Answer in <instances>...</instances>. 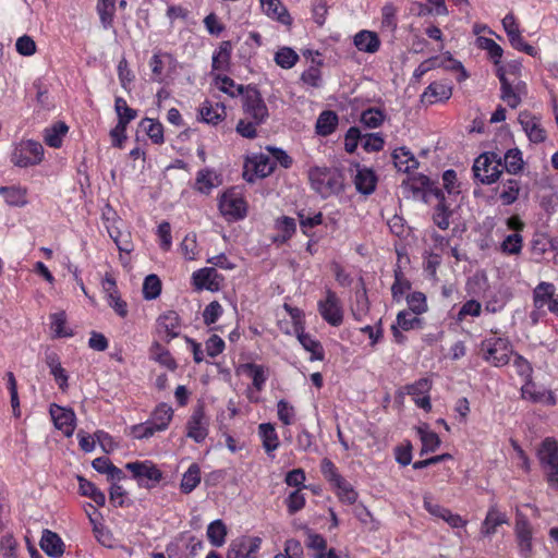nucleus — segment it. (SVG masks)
<instances>
[{
	"instance_id": "nucleus-1",
	"label": "nucleus",
	"mask_w": 558,
	"mask_h": 558,
	"mask_svg": "<svg viewBox=\"0 0 558 558\" xmlns=\"http://www.w3.org/2000/svg\"><path fill=\"white\" fill-rule=\"evenodd\" d=\"M481 353L484 361L495 367H502L510 362L514 354L512 343L508 338L490 337L481 342Z\"/></svg>"
},
{
	"instance_id": "nucleus-2",
	"label": "nucleus",
	"mask_w": 558,
	"mask_h": 558,
	"mask_svg": "<svg viewBox=\"0 0 558 558\" xmlns=\"http://www.w3.org/2000/svg\"><path fill=\"white\" fill-rule=\"evenodd\" d=\"M473 172L481 183H495L502 173L501 156L494 151L480 155L474 161Z\"/></svg>"
},
{
	"instance_id": "nucleus-3",
	"label": "nucleus",
	"mask_w": 558,
	"mask_h": 558,
	"mask_svg": "<svg viewBox=\"0 0 558 558\" xmlns=\"http://www.w3.org/2000/svg\"><path fill=\"white\" fill-rule=\"evenodd\" d=\"M514 536L519 555L522 558H531L533 555L534 527L527 515L517 507L514 512Z\"/></svg>"
},
{
	"instance_id": "nucleus-4",
	"label": "nucleus",
	"mask_w": 558,
	"mask_h": 558,
	"mask_svg": "<svg viewBox=\"0 0 558 558\" xmlns=\"http://www.w3.org/2000/svg\"><path fill=\"white\" fill-rule=\"evenodd\" d=\"M242 110L244 117L254 120L255 124H264L269 118L268 108L256 87L246 86V93L242 97Z\"/></svg>"
},
{
	"instance_id": "nucleus-5",
	"label": "nucleus",
	"mask_w": 558,
	"mask_h": 558,
	"mask_svg": "<svg viewBox=\"0 0 558 558\" xmlns=\"http://www.w3.org/2000/svg\"><path fill=\"white\" fill-rule=\"evenodd\" d=\"M43 145L33 140L21 141L15 145L11 155L12 163L20 168L36 166L43 161Z\"/></svg>"
},
{
	"instance_id": "nucleus-6",
	"label": "nucleus",
	"mask_w": 558,
	"mask_h": 558,
	"mask_svg": "<svg viewBox=\"0 0 558 558\" xmlns=\"http://www.w3.org/2000/svg\"><path fill=\"white\" fill-rule=\"evenodd\" d=\"M308 175L312 187L324 198L337 193L341 187L340 177L327 168H312Z\"/></svg>"
},
{
	"instance_id": "nucleus-7",
	"label": "nucleus",
	"mask_w": 558,
	"mask_h": 558,
	"mask_svg": "<svg viewBox=\"0 0 558 558\" xmlns=\"http://www.w3.org/2000/svg\"><path fill=\"white\" fill-rule=\"evenodd\" d=\"M125 469L140 486L146 488L155 487L162 478V472L150 460L128 462Z\"/></svg>"
},
{
	"instance_id": "nucleus-8",
	"label": "nucleus",
	"mask_w": 558,
	"mask_h": 558,
	"mask_svg": "<svg viewBox=\"0 0 558 558\" xmlns=\"http://www.w3.org/2000/svg\"><path fill=\"white\" fill-rule=\"evenodd\" d=\"M275 162L265 154H254L246 157L243 166V179L253 183L256 179H264L275 170Z\"/></svg>"
},
{
	"instance_id": "nucleus-9",
	"label": "nucleus",
	"mask_w": 558,
	"mask_h": 558,
	"mask_svg": "<svg viewBox=\"0 0 558 558\" xmlns=\"http://www.w3.org/2000/svg\"><path fill=\"white\" fill-rule=\"evenodd\" d=\"M496 74L500 81L501 99L512 109L521 104V98L526 95V85L522 81H511L506 76L504 65L497 68Z\"/></svg>"
},
{
	"instance_id": "nucleus-10",
	"label": "nucleus",
	"mask_w": 558,
	"mask_h": 558,
	"mask_svg": "<svg viewBox=\"0 0 558 558\" xmlns=\"http://www.w3.org/2000/svg\"><path fill=\"white\" fill-rule=\"evenodd\" d=\"M209 417L205 414V407L198 403L191 414L186 423V437L195 442H203L208 436Z\"/></svg>"
},
{
	"instance_id": "nucleus-11",
	"label": "nucleus",
	"mask_w": 558,
	"mask_h": 558,
	"mask_svg": "<svg viewBox=\"0 0 558 558\" xmlns=\"http://www.w3.org/2000/svg\"><path fill=\"white\" fill-rule=\"evenodd\" d=\"M317 307L323 319L329 325L338 327L342 324L343 311L336 292L326 290L325 298L318 301Z\"/></svg>"
},
{
	"instance_id": "nucleus-12",
	"label": "nucleus",
	"mask_w": 558,
	"mask_h": 558,
	"mask_svg": "<svg viewBox=\"0 0 558 558\" xmlns=\"http://www.w3.org/2000/svg\"><path fill=\"white\" fill-rule=\"evenodd\" d=\"M220 213L229 219H242L246 215V202L234 190L225 192L219 199Z\"/></svg>"
},
{
	"instance_id": "nucleus-13",
	"label": "nucleus",
	"mask_w": 558,
	"mask_h": 558,
	"mask_svg": "<svg viewBox=\"0 0 558 558\" xmlns=\"http://www.w3.org/2000/svg\"><path fill=\"white\" fill-rule=\"evenodd\" d=\"M262 539L256 536H242L233 541L227 558H258Z\"/></svg>"
},
{
	"instance_id": "nucleus-14",
	"label": "nucleus",
	"mask_w": 558,
	"mask_h": 558,
	"mask_svg": "<svg viewBox=\"0 0 558 558\" xmlns=\"http://www.w3.org/2000/svg\"><path fill=\"white\" fill-rule=\"evenodd\" d=\"M181 319L177 312L168 311L159 316L157 319V332L159 337L166 342L180 335Z\"/></svg>"
},
{
	"instance_id": "nucleus-15",
	"label": "nucleus",
	"mask_w": 558,
	"mask_h": 558,
	"mask_svg": "<svg viewBox=\"0 0 558 558\" xmlns=\"http://www.w3.org/2000/svg\"><path fill=\"white\" fill-rule=\"evenodd\" d=\"M49 413L57 429L71 437L75 429V413L57 404H51Z\"/></svg>"
},
{
	"instance_id": "nucleus-16",
	"label": "nucleus",
	"mask_w": 558,
	"mask_h": 558,
	"mask_svg": "<svg viewBox=\"0 0 558 558\" xmlns=\"http://www.w3.org/2000/svg\"><path fill=\"white\" fill-rule=\"evenodd\" d=\"M193 283L197 290L218 291L222 281V276L218 274L216 268L206 267L193 272Z\"/></svg>"
},
{
	"instance_id": "nucleus-17",
	"label": "nucleus",
	"mask_w": 558,
	"mask_h": 558,
	"mask_svg": "<svg viewBox=\"0 0 558 558\" xmlns=\"http://www.w3.org/2000/svg\"><path fill=\"white\" fill-rule=\"evenodd\" d=\"M529 140L533 143H542L546 140V131L541 124V119L529 111H522L518 118Z\"/></svg>"
},
{
	"instance_id": "nucleus-18",
	"label": "nucleus",
	"mask_w": 558,
	"mask_h": 558,
	"mask_svg": "<svg viewBox=\"0 0 558 558\" xmlns=\"http://www.w3.org/2000/svg\"><path fill=\"white\" fill-rule=\"evenodd\" d=\"M432 388V383L427 378H421L415 383L405 387L407 393L412 397L414 403L425 410L430 411L432 403L428 392Z\"/></svg>"
},
{
	"instance_id": "nucleus-19",
	"label": "nucleus",
	"mask_w": 558,
	"mask_h": 558,
	"mask_svg": "<svg viewBox=\"0 0 558 558\" xmlns=\"http://www.w3.org/2000/svg\"><path fill=\"white\" fill-rule=\"evenodd\" d=\"M508 523L509 519L507 514L500 511L497 505H490L481 524V535L483 537H490L497 532L499 526Z\"/></svg>"
},
{
	"instance_id": "nucleus-20",
	"label": "nucleus",
	"mask_w": 558,
	"mask_h": 558,
	"mask_svg": "<svg viewBox=\"0 0 558 558\" xmlns=\"http://www.w3.org/2000/svg\"><path fill=\"white\" fill-rule=\"evenodd\" d=\"M452 95L450 85L442 82L430 83L421 95V102L424 105H434L436 102L446 101Z\"/></svg>"
},
{
	"instance_id": "nucleus-21",
	"label": "nucleus",
	"mask_w": 558,
	"mask_h": 558,
	"mask_svg": "<svg viewBox=\"0 0 558 558\" xmlns=\"http://www.w3.org/2000/svg\"><path fill=\"white\" fill-rule=\"evenodd\" d=\"M521 396L523 399L535 403H544L546 405H555L557 402L551 390H538L532 380L523 384L521 388Z\"/></svg>"
},
{
	"instance_id": "nucleus-22",
	"label": "nucleus",
	"mask_w": 558,
	"mask_h": 558,
	"mask_svg": "<svg viewBox=\"0 0 558 558\" xmlns=\"http://www.w3.org/2000/svg\"><path fill=\"white\" fill-rule=\"evenodd\" d=\"M0 195L11 207H25L28 204V190L22 185L1 186Z\"/></svg>"
},
{
	"instance_id": "nucleus-23",
	"label": "nucleus",
	"mask_w": 558,
	"mask_h": 558,
	"mask_svg": "<svg viewBox=\"0 0 558 558\" xmlns=\"http://www.w3.org/2000/svg\"><path fill=\"white\" fill-rule=\"evenodd\" d=\"M541 465L544 469L558 465V442L553 437L545 438L537 451Z\"/></svg>"
},
{
	"instance_id": "nucleus-24",
	"label": "nucleus",
	"mask_w": 558,
	"mask_h": 558,
	"mask_svg": "<svg viewBox=\"0 0 558 558\" xmlns=\"http://www.w3.org/2000/svg\"><path fill=\"white\" fill-rule=\"evenodd\" d=\"M201 120L207 124L217 125L219 122L226 119V107L223 104H213L209 100H205L199 107Z\"/></svg>"
},
{
	"instance_id": "nucleus-25",
	"label": "nucleus",
	"mask_w": 558,
	"mask_h": 558,
	"mask_svg": "<svg viewBox=\"0 0 558 558\" xmlns=\"http://www.w3.org/2000/svg\"><path fill=\"white\" fill-rule=\"evenodd\" d=\"M353 44L359 51L366 53H375L380 48V39L375 32L360 31L353 37Z\"/></svg>"
},
{
	"instance_id": "nucleus-26",
	"label": "nucleus",
	"mask_w": 558,
	"mask_h": 558,
	"mask_svg": "<svg viewBox=\"0 0 558 558\" xmlns=\"http://www.w3.org/2000/svg\"><path fill=\"white\" fill-rule=\"evenodd\" d=\"M221 184L220 177L213 169H201L195 179L194 190L202 194H209L213 189Z\"/></svg>"
},
{
	"instance_id": "nucleus-27",
	"label": "nucleus",
	"mask_w": 558,
	"mask_h": 558,
	"mask_svg": "<svg viewBox=\"0 0 558 558\" xmlns=\"http://www.w3.org/2000/svg\"><path fill=\"white\" fill-rule=\"evenodd\" d=\"M172 417L173 409L167 403H160L147 421L155 427V430L163 432L169 427Z\"/></svg>"
},
{
	"instance_id": "nucleus-28",
	"label": "nucleus",
	"mask_w": 558,
	"mask_h": 558,
	"mask_svg": "<svg viewBox=\"0 0 558 558\" xmlns=\"http://www.w3.org/2000/svg\"><path fill=\"white\" fill-rule=\"evenodd\" d=\"M40 548L51 557H59L64 553V544L61 537L50 530L43 532Z\"/></svg>"
},
{
	"instance_id": "nucleus-29",
	"label": "nucleus",
	"mask_w": 558,
	"mask_h": 558,
	"mask_svg": "<svg viewBox=\"0 0 558 558\" xmlns=\"http://www.w3.org/2000/svg\"><path fill=\"white\" fill-rule=\"evenodd\" d=\"M264 12L272 20L283 25L291 24V16L280 0H259Z\"/></svg>"
},
{
	"instance_id": "nucleus-30",
	"label": "nucleus",
	"mask_w": 558,
	"mask_h": 558,
	"mask_svg": "<svg viewBox=\"0 0 558 558\" xmlns=\"http://www.w3.org/2000/svg\"><path fill=\"white\" fill-rule=\"evenodd\" d=\"M173 61V57L167 52H156L149 60L151 69V81L156 83H163L166 80L165 65Z\"/></svg>"
},
{
	"instance_id": "nucleus-31",
	"label": "nucleus",
	"mask_w": 558,
	"mask_h": 558,
	"mask_svg": "<svg viewBox=\"0 0 558 558\" xmlns=\"http://www.w3.org/2000/svg\"><path fill=\"white\" fill-rule=\"evenodd\" d=\"M258 435L263 442V448L269 454L280 446L279 437L272 423H262L258 426Z\"/></svg>"
},
{
	"instance_id": "nucleus-32",
	"label": "nucleus",
	"mask_w": 558,
	"mask_h": 558,
	"mask_svg": "<svg viewBox=\"0 0 558 558\" xmlns=\"http://www.w3.org/2000/svg\"><path fill=\"white\" fill-rule=\"evenodd\" d=\"M376 183L377 178L373 170L367 168L357 170L354 178V184L360 193L364 195L372 194L375 191Z\"/></svg>"
},
{
	"instance_id": "nucleus-33",
	"label": "nucleus",
	"mask_w": 558,
	"mask_h": 558,
	"mask_svg": "<svg viewBox=\"0 0 558 558\" xmlns=\"http://www.w3.org/2000/svg\"><path fill=\"white\" fill-rule=\"evenodd\" d=\"M232 45L231 41L225 40L219 45L217 51L213 54L211 68L214 71L226 72L229 70L231 61Z\"/></svg>"
},
{
	"instance_id": "nucleus-34",
	"label": "nucleus",
	"mask_w": 558,
	"mask_h": 558,
	"mask_svg": "<svg viewBox=\"0 0 558 558\" xmlns=\"http://www.w3.org/2000/svg\"><path fill=\"white\" fill-rule=\"evenodd\" d=\"M338 116L335 111H323L316 121V133L320 136H328L332 134L338 125Z\"/></svg>"
},
{
	"instance_id": "nucleus-35",
	"label": "nucleus",
	"mask_w": 558,
	"mask_h": 558,
	"mask_svg": "<svg viewBox=\"0 0 558 558\" xmlns=\"http://www.w3.org/2000/svg\"><path fill=\"white\" fill-rule=\"evenodd\" d=\"M298 339L302 347L311 353V361H323L325 357V352L322 343L312 337L310 333L301 331L298 333Z\"/></svg>"
},
{
	"instance_id": "nucleus-36",
	"label": "nucleus",
	"mask_w": 558,
	"mask_h": 558,
	"mask_svg": "<svg viewBox=\"0 0 558 558\" xmlns=\"http://www.w3.org/2000/svg\"><path fill=\"white\" fill-rule=\"evenodd\" d=\"M392 158L395 166L400 171L409 172L417 168L418 162L413 154L405 147H400L393 150Z\"/></svg>"
},
{
	"instance_id": "nucleus-37",
	"label": "nucleus",
	"mask_w": 558,
	"mask_h": 558,
	"mask_svg": "<svg viewBox=\"0 0 558 558\" xmlns=\"http://www.w3.org/2000/svg\"><path fill=\"white\" fill-rule=\"evenodd\" d=\"M555 293V286L550 282H541L533 291V303L535 308L542 310L549 305Z\"/></svg>"
},
{
	"instance_id": "nucleus-38",
	"label": "nucleus",
	"mask_w": 558,
	"mask_h": 558,
	"mask_svg": "<svg viewBox=\"0 0 558 558\" xmlns=\"http://www.w3.org/2000/svg\"><path fill=\"white\" fill-rule=\"evenodd\" d=\"M549 235L546 233H535L531 240V254L536 263L545 259V254L549 252Z\"/></svg>"
},
{
	"instance_id": "nucleus-39",
	"label": "nucleus",
	"mask_w": 558,
	"mask_h": 558,
	"mask_svg": "<svg viewBox=\"0 0 558 558\" xmlns=\"http://www.w3.org/2000/svg\"><path fill=\"white\" fill-rule=\"evenodd\" d=\"M78 490L83 496L90 498L97 506L102 507L106 504L105 494L98 489L94 483L83 476H77Z\"/></svg>"
},
{
	"instance_id": "nucleus-40",
	"label": "nucleus",
	"mask_w": 558,
	"mask_h": 558,
	"mask_svg": "<svg viewBox=\"0 0 558 558\" xmlns=\"http://www.w3.org/2000/svg\"><path fill=\"white\" fill-rule=\"evenodd\" d=\"M521 184L517 179H508L502 182L499 198L504 205L513 204L520 194Z\"/></svg>"
},
{
	"instance_id": "nucleus-41",
	"label": "nucleus",
	"mask_w": 558,
	"mask_h": 558,
	"mask_svg": "<svg viewBox=\"0 0 558 558\" xmlns=\"http://www.w3.org/2000/svg\"><path fill=\"white\" fill-rule=\"evenodd\" d=\"M201 483V469L196 463L189 466L186 472L183 474L180 488L182 493H192Z\"/></svg>"
},
{
	"instance_id": "nucleus-42",
	"label": "nucleus",
	"mask_w": 558,
	"mask_h": 558,
	"mask_svg": "<svg viewBox=\"0 0 558 558\" xmlns=\"http://www.w3.org/2000/svg\"><path fill=\"white\" fill-rule=\"evenodd\" d=\"M502 27L508 36L509 43L513 48L521 45V41H523L524 39L521 35V31L512 13H508L502 19Z\"/></svg>"
},
{
	"instance_id": "nucleus-43",
	"label": "nucleus",
	"mask_w": 558,
	"mask_h": 558,
	"mask_svg": "<svg viewBox=\"0 0 558 558\" xmlns=\"http://www.w3.org/2000/svg\"><path fill=\"white\" fill-rule=\"evenodd\" d=\"M215 84L222 93L229 95L230 97H243L246 93V86L235 84L232 78L226 75H217L215 78Z\"/></svg>"
},
{
	"instance_id": "nucleus-44",
	"label": "nucleus",
	"mask_w": 558,
	"mask_h": 558,
	"mask_svg": "<svg viewBox=\"0 0 558 558\" xmlns=\"http://www.w3.org/2000/svg\"><path fill=\"white\" fill-rule=\"evenodd\" d=\"M206 535L213 546L220 547L226 542L227 527L221 520H215L208 525Z\"/></svg>"
},
{
	"instance_id": "nucleus-45",
	"label": "nucleus",
	"mask_w": 558,
	"mask_h": 558,
	"mask_svg": "<svg viewBox=\"0 0 558 558\" xmlns=\"http://www.w3.org/2000/svg\"><path fill=\"white\" fill-rule=\"evenodd\" d=\"M150 357L170 371H174L177 368V363L174 359L171 356L170 352L167 349H165L159 342H154L151 344Z\"/></svg>"
},
{
	"instance_id": "nucleus-46",
	"label": "nucleus",
	"mask_w": 558,
	"mask_h": 558,
	"mask_svg": "<svg viewBox=\"0 0 558 558\" xmlns=\"http://www.w3.org/2000/svg\"><path fill=\"white\" fill-rule=\"evenodd\" d=\"M68 132V126L63 122H58L51 128L45 130V143L53 148H59L62 145V137Z\"/></svg>"
},
{
	"instance_id": "nucleus-47",
	"label": "nucleus",
	"mask_w": 558,
	"mask_h": 558,
	"mask_svg": "<svg viewBox=\"0 0 558 558\" xmlns=\"http://www.w3.org/2000/svg\"><path fill=\"white\" fill-rule=\"evenodd\" d=\"M243 369L252 378L255 389L260 391L267 380L266 367L255 363H247L243 365Z\"/></svg>"
},
{
	"instance_id": "nucleus-48",
	"label": "nucleus",
	"mask_w": 558,
	"mask_h": 558,
	"mask_svg": "<svg viewBox=\"0 0 558 558\" xmlns=\"http://www.w3.org/2000/svg\"><path fill=\"white\" fill-rule=\"evenodd\" d=\"M476 45L480 49L487 51L494 63L500 66L499 63L502 58L504 50L496 41L487 37L478 36L476 39Z\"/></svg>"
},
{
	"instance_id": "nucleus-49",
	"label": "nucleus",
	"mask_w": 558,
	"mask_h": 558,
	"mask_svg": "<svg viewBox=\"0 0 558 558\" xmlns=\"http://www.w3.org/2000/svg\"><path fill=\"white\" fill-rule=\"evenodd\" d=\"M276 229L280 232V234L275 238V241L284 243L294 234L296 230L295 220L287 216L281 217L276 221Z\"/></svg>"
},
{
	"instance_id": "nucleus-50",
	"label": "nucleus",
	"mask_w": 558,
	"mask_h": 558,
	"mask_svg": "<svg viewBox=\"0 0 558 558\" xmlns=\"http://www.w3.org/2000/svg\"><path fill=\"white\" fill-rule=\"evenodd\" d=\"M396 325H398L401 330L409 331L423 328V320L418 315H415L412 312L401 311L397 315Z\"/></svg>"
},
{
	"instance_id": "nucleus-51",
	"label": "nucleus",
	"mask_w": 558,
	"mask_h": 558,
	"mask_svg": "<svg viewBox=\"0 0 558 558\" xmlns=\"http://www.w3.org/2000/svg\"><path fill=\"white\" fill-rule=\"evenodd\" d=\"M523 168L522 153L518 148L509 149L504 156L502 170L517 174Z\"/></svg>"
},
{
	"instance_id": "nucleus-52",
	"label": "nucleus",
	"mask_w": 558,
	"mask_h": 558,
	"mask_svg": "<svg viewBox=\"0 0 558 558\" xmlns=\"http://www.w3.org/2000/svg\"><path fill=\"white\" fill-rule=\"evenodd\" d=\"M114 111L118 116V123L128 125L137 117V111L128 106L126 100L122 97H116Z\"/></svg>"
},
{
	"instance_id": "nucleus-53",
	"label": "nucleus",
	"mask_w": 558,
	"mask_h": 558,
	"mask_svg": "<svg viewBox=\"0 0 558 558\" xmlns=\"http://www.w3.org/2000/svg\"><path fill=\"white\" fill-rule=\"evenodd\" d=\"M332 486L337 489V495L341 501L349 505H352L356 501L357 493L343 477L337 478V482L333 483Z\"/></svg>"
},
{
	"instance_id": "nucleus-54",
	"label": "nucleus",
	"mask_w": 558,
	"mask_h": 558,
	"mask_svg": "<svg viewBox=\"0 0 558 558\" xmlns=\"http://www.w3.org/2000/svg\"><path fill=\"white\" fill-rule=\"evenodd\" d=\"M277 415L283 425L289 426L295 423L296 410L290 402L281 399L277 402Z\"/></svg>"
},
{
	"instance_id": "nucleus-55",
	"label": "nucleus",
	"mask_w": 558,
	"mask_h": 558,
	"mask_svg": "<svg viewBox=\"0 0 558 558\" xmlns=\"http://www.w3.org/2000/svg\"><path fill=\"white\" fill-rule=\"evenodd\" d=\"M141 125L145 129L146 134L155 144L163 143V128L160 122L145 118L142 120Z\"/></svg>"
},
{
	"instance_id": "nucleus-56",
	"label": "nucleus",
	"mask_w": 558,
	"mask_h": 558,
	"mask_svg": "<svg viewBox=\"0 0 558 558\" xmlns=\"http://www.w3.org/2000/svg\"><path fill=\"white\" fill-rule=\"evenodd\" d=\"M523 247V238L519 233H512L501 242L500 250L508 255H519Z\"/></svg>"
},
{
	"instance_id": "nucleus-57",
	"label": "nucleus",
	"mask_w": 558,
	"mask_h": 558,
	"mask_svg": "<svg viewBox=\"0 0 558 558\" xmlns=\"http://www.w3.org/2000/svg\"><path fill=\"white\" fill-rule=\"evenodd\" d=\"M418 434L422 441L421 454L433 452L439 447L440 439L436 433L427 428H420Z\"/></svg>"
},
{
	"instance_id": "nucleus-58",
	"label": "nucleus",
	"mask_w": 558,
	"mask_h": 558,
	"mask_svg": "<svg viewBox=\"0 0 558 558\" xmlns=\"http://www.w3.org/2000/svg\"><path fill=\"white\" fill-rule=\"evenodd\" d=\"M411 283L410 281L403 276L402 271L400 269L395 270V282L391 287V294L392 299L396 302H400L403 294L410 290Z\"/></svg>"
},
{
	"instance_id": "nucleus-59",
	"label": "nucleus",
	"mask_w": 558,
	"mask_h": 558,
	"mask_svg": "<svg viewBox=\"0 0 558 558\" xmlns=\"http://www.w3.org/2000/svg\"><path fill=\"white\" fill-rule=\"evenodd\" d=\"M385 120V114L380 109L369 108L362 112L361 114V123H363L366 128L376 129L383 124Z\"/></svg>"
},
{
	"instance_id": "nucleus-60",
	"label": "nucleus",
	"mask_w": 558,
	"mask_h": 558,
	"mask_svg": "<svg viewBox=\"0 0 558 558\" xmlns=\"http://www.w3.org/2000/svg\"><path fill=\"white\" fill-rule=\"evenodd\" d=\"M97 12L99 14V19L101 25L105 29H109L113 25V17L116 13V3L112 2H98L97 3Z\"/></svg>"
},
{
	"instance_id": "nucleus-61",
	"label": "nucleus",
	"mask_w": 558,
	"mask_h": 558,
	"mask_svg": "<svg viewBox=\"0 0 558 558\" xmlns=\"http://www.w3.org/2000/svg\"><path fill=\"white\" fill-rule=\"evenodd\" d=\"M51 330L56 337H70L72 331L66 328V316L64 312H58L50 316Z\"/></svg>"
},
{
	"instance_id": "nucleus-62",
	"label": "nucleus",
	"mask_w": 558,
	"mask_h": 558,
	"mask_svg": "<svg viewBox=\"0 0 558 558\" xmlns=\"http://www.w3.org/2000/svg\"><path fill=\"white\" fill-rule=\"evenodd\" d=\"M298 61V53L288 47L279 49L275 54V62L282 69H291Z\"/></svg>"
},
{
	"instance_id": "nucleus-63",
	"label": "nucleus",
	"mask_w": 558,
	"mask_h": 558,
	"mask_svg": "<svg viewBox=\"0 0 558 558\" xmlns=\"http://www.w3.org/2000/svg\"><path fill=\"white\" fill-rule=\"evenodd\" d=\"M161 292V281L157 275H148L143 283V295L145 300H154Z\"/></svg>"
},
{
	"instance_id": "nucleus-64",
	"label": "nucleus",
	"mask_w": 558,
	"mask_h": 558,
	"mask_svg": "<svg viewBox=\"0 0 558 558\" xmlns=\"http://www.w3.org/2000/svg\"><path fill=\"white\" fill-rule=\"evenodd\" d=\"M407 303L409 306V312H412L415 315H422L427 312V301L426 296L422 292H413L407 296Z\"/></svg>"
}]
</instances>
